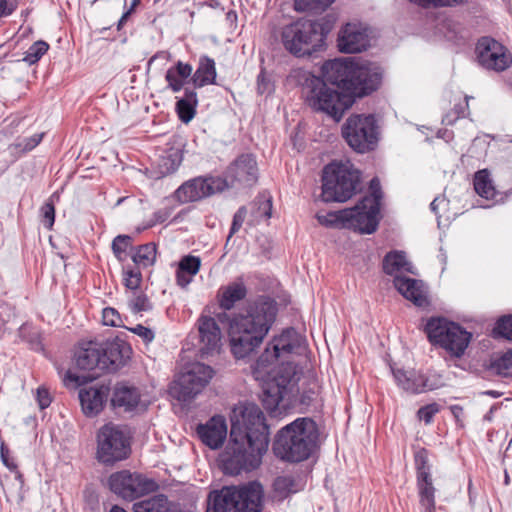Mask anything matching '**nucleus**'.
I'll list each match as a JSON object with an SVG mask.
<instances>
[{
  "label": "nucleus",
  "mask_w": 512,
  "mask_h": 512,
  "mask_svg": "<svg viewBox=\"0 0 512 512\" xmlns=\"http://www.w3.org/2000/svg\"><path fill=\"white\" fill-rule=\"evenodd\" d=\"M322 77L307 80L306 102L316 112H323L339 122L356 97L378 89L382 73L372 63L329 60L322 65Z\"/></svg>",
  "instance_id": "obj_1"
},
{
  "label": "nucleus",
  "mask_w": 512,
  "mask_h": 512,
  "mask_svg": "<svg viewBox=\"0 0 512 512\" xmlns=\"http://www.w3.org/2000/svg\"><path fill=\"white\" fill-rule=\"evenodd\" d=\"M229 441L222 456L226 474L238 475L259 467L270 443L269 426L260 407L244 402L230 414Z\"/></svg>",
  "instance_id": "obj_2"
},
{
  "label": "nucleus",
  "mask_w": 512,
  "mask_h": 512,
  "mask_svg": "<svg viewBox=\"0 0 512 512\" xmlns=\"http://www.w3.org/2000/svg\"><path fill=\"white\" fill-rule=\"evenodd\" d=\"M277 312V303L268 296L247 302L244 310L230 323V346L235 358L243 359L260 347L275 322Z\"/></svg>",
  "instance_id": "obj_3"
},
{
  "label": "nucleus",
  "mask_w": 512,
  "mask_h": 512,
  "mask_svg": "<svg viewBox=\"0 0 512 512\" xmlns=\"http://www.w3.org/2000/svg\"><path fill=\"white\" fill-rule=\"evenodd\" d=\"M131 352L129 344L119 338L108 339L101 343L83 342L75 351V365L80 370L92 373L85 376L67 371L64 381L82 385L98 377L101 372H116L127 363Z\"/></svg>",
  "instance_id": "obj_4"
},
{
  "label": "nucleus",
  "mask_w": 512,
  "mask_h": 512,
  "mask_svg": "<svg viewBox=\"0 0 512 512\" xmlns=\"http://www.w3.org/2000/svg\"><path fill=\"white\" fill-rule=\"evenodd\" d=\"M319 428L309 417H300L282 427L275 435L272 450L283 461L299 463L307 460L319 445Z\"/></svg>",
  "instance_id": "obj_5"
},
{
  "label": "nucleus",
  "mask_w": 512,
  "mask_h": 512,
  "mask_svg": "<svg viewBox=\"0 0 512 512\" xmlns=\"http://www.w3.org/2000/svg\"><path fill=\"white\" fill-rule=\"evenodd\" d=\"M263 499V486L257 481L225 486L209 494L206 512H261Z\"/></svg>",
  "instance_id": "obj_6"
},
{
  "label": "nucleus",
  "mask_w": 512,
  "mask_h": 512,
  "mask_svg": "<svg viewBox=\"0 0 512 512\" xmlns=\"http://www.w3.org/2000/svg\"><path fill=\"white\" fill-rule=\"evenodd\" d=\"M327 33L320 22L301 18L282 28L281 42L289 53L303 57L318 51Z\"/></svg>",
  "instance_id": "obj_7"
},
{
  "label": "nucleus",
  "mask_w": 512,
  "mask_h": 512,
  "mask_svg": "<svg viewBox=\"0 0 512 512\" xmlns=\"http://www.w3.org/2000/svg\"><path fill=\"white\" fill-rule=\"evenodd\" d=\"M360 172L350 162L330 163L323 169L322 193L324 202H345L357 191Z\"/></svg>",
  "instance_id": "obj_8"
},
{
  "label": "nucleus",
  "mask_w": 512,
  "mask_h": 512,
  "mask_svg": "<svg viewBox=\"0 0 512 512\" xmlns=\"http://www.w3.org/2000/svg\"><path fill=\"white\" fill-rule=\"evenodd\" d=\"M370 194L362 197L351 208H346V229H352L361 234L374 233L379 225L380 206L383 193L380 180L377 177L371 179L369 184Z\"/></svg>",
  "instance_id": "obj_9"
},
{
  "label": "nucleus",
  "mask_w": 512,
  "mask_h": 512,
  "mask_svg": "<svg viewBox=\"0 0 512 512\" xmlns=\"http://www.w3.org/2000/svg\"><path fill=\"white\" fill-rule=\"evenodd\" d=\"M425 332L433 345L440 346L457 358L465 353L472 338V334L458 323L442 317L428 320Z\"/></svg>",
  "instance_id": "obj_10"
},
{
  "label": "nucleus",
  "mask_w": 512,
  "mask_h": 512,
  "mask_svg": "<svg viewBox=\"0 0 512 512\" xmlns=\"http://www.w3.org/2000/svg\"><path fill=\"white\" fill-rule=\"evenodd\" d=\"M275 362H265L263 378H255L261 382L263 406L271 412L278 408L284 398L288 385L294 380L296 375V367L292 362H282L277 368L274 367Z\"/></svg>",
  "instance_id": "obj_11"
},
{
  "label": "nucleus",
  "mask_w": 512,
  "mask_h": 512,
  "mask_svg": "<svg viewBox=\"0 0 512 512\" xmlns=\"http://www.w3.org/2000/svg\"><path fill=\"white\" fill-rule=\"evenodd\" d=\"M347 144L359 153H365L377 145L379 131L373 115H351L342 127Z\"/></svg>",
  "instance_id": "obj_12"
},
{
  "label": "nucleus",
  "mask_w": 512,
  "mask_h": 512,
  "mask_svg": "<svg viewBox=\"0 0 512 512\" xmlns=\"http://www.w3.org/2000/svg\"><path fill=\"white\" fill-rule=\"evenodd\" d=\"M213 374L214 370L209 365L200 362L190 363L184 367L170 387V394L180 402H190L202 392Z\"/></svg>",
  "instance_id": "obj_13"
},
{
  "label": "nucleus",
  "mask_w": 512,
  "mask_h": 512,
  "mask_svg": "<svg viewBox=\"0 0 512 512\" xmlns=\"http://www.w3.org/2000/svg\"><path fill=\"white\" fill-rule=\"evenodd\" d=\"M129 437L113 423L105 424L97 434V458L104 464H113L128 457Z\"/></svg>",
  "instance_id": "obj_14"
},
{
  "label": "nucleus",
  "mask_w": 512,
  "mask_h": 512,
  "mask_svg": "<svg viewBox=\"0 0 512 512\" xmlns=\"http://www.w3.org/2000/svg\"><path fill=\"white\" fill-rule=\"evenodd\" d=\"M109 486L115 494L129 500L142 497L158 488L154 480L126 470L113 473L109 477Z\"/></svg>",
  "instance_id": "obj_15"
},
{
  "label": "nucleus",
  "mask_w": 512,
  "mask_h": 512,
  "mask_svg": "<svg viewBox=\"0 0 512 512\" xmlns=\"http://www.w3.org/2000/svg\"><path fill=\"white\" fill-rule=\"evenodd\" d=\"M475 50L479 64L487 70L502 72L512 64V54L508 48L492 37L480 38Z\"/></svg>",
  "instance_id": "obj_16"
},
{
  "label": "nucleus",
  "mask_w": 512,
  "mask_h": 512,
  "mask_svg": "<svg viewBox=\"0 0 512 512\" xmlns=\"http://www.w3.org/2000/svg\"><path fill=\"white\" fill-rule=\"evenodd\" d=\"M298 342V334L292 328L274 337L252 366L254 378H263L265 374V362L277 361L280 357L291 354L298 346Z\"/></svg>",
  "instance_id": "obj_17"
},
{
  "label": "nucleus",
  "mask_w": 512,
  "mask_h": 512,
  "mask_svg": "<svg viewBox=\"0 0 512 512\" xmlns=\"http://www.w3.org/2000/svg\"><path fill=\"white\" fill-rule=\"evenodd\" d=\"M228 187L227 180L219 176L196 177L183 183L176 190V197L182 203L195 202Z\"/></svg>",
  "instance_id": "obj_18"
},
{
  "label": "nucleus",
  "mask_w": 512,
  "mask_h": 512,
  "mask_svg": "<svg viewBox=\"0 0 512 512\" xmlns=\"http://www.w3.org/2000/svg\"><path fill=\"white\" fill-rule=\"evenodd\" d=\"M229 187H251L258 180L256 159L251 154H242L230 164L226 172Z\"/></svg>",
  "instance_id": "obj_19"
},
{
  "label": "nucleus",
  "mask_w": 512,
  "mask_h": 512,
  "mask_svg": "<svg viewBox=\"0 0 512 512\" xmlns=\"http://www.w3.org/2000/svg\"><path fill=\"white\" fill-rule=\"evenodd\" d=\"M199 334V352L202 358L214 355L221 347V330L216 320L207 315H201L197 320Z\"/></svg>",
  "instance_id": "obj_20"
},
{
  "label": "nucleus",
  "mask_w": 512,
  "mask_h": 512,
  "mask_svg": "<svg viewBox=\"0 0 512 512\" xmlns=\"http://www.w3.org/2000/svg\"><path fill=\"white\" fill-rule=\"evenodd\" d=\"M337 46L340 52L354 54L366 50L369 46V38L366 29L360 24L347 23L341 28Z\"/></svg>",
  "instance_id": "obj_21"
},
{
  "label": "nucleus",
  "mask_w": 512,
  "mask_h": 512,
  "mask_svg": "<svg viewBox=\"0 0 512 512\" xmlns=\"http://www.w3.org/2000/svg\"><path fill=\"white\" fill-rule=\"evenodd\" d=\"M392 373L397 385L404 391L412 394H420L429 390H435L439 384L430 380L425 374L414 369H394Z\"/></svg>",
  "instance_id": "obj_22"
},
{
  "label": "nucleus",
  "mask_w": 512,
  "mask_h": 512,
  "mask_svg": "<svg viewBox=\"0 0 512 512\" xmlns=\"http://www.w3.org/2000/svg\"><path fill=\"white\" fill-rule=\"evenodd\" d=\"M110 394V387L106 384L81 388L78 393L81 409L87 417L98 415Z\"/></svg>",
  "instance_id": "obj_23"
},
{
  "label": "nucleus",
  "mask_w": 512,
  "mask_h": 512,
  "mask_svg": "<svg viewBox=\"0 0 512 512\" xmlns=\"http://www.w3.org/2000/svg\"><path fill=\"white\" fill-rule=\"evenodd\" d=\"M196 432L203 444L216 450L223 445L227 437L226 420L221 415L213 416L205 424H199Z\"/></svg>",
  "instance_id": "obj_24"
},
{
  "label": "nucleus",
  "mask_w": 512,
  "mask_h": 512,
  "mask_svg": "<svg viewBox=\"0 0 512 512\" xmlns=\"http://www.w3.org/2000/svg\"><path fill=\"white\" fill-rule=\"evenodd\" d=\"M393 283L397 291L416 306L424 307L428 305L426 290L422 281L396 275Z\"/></svg>",
  "instance_id": "obj_25"
},
{
  "label": "nucleus",
  "mask_w": 512,
  "mask_h": 512,
  "mask_svg": "<svg viewBox=\"0 0 512 512\" xmlns=\"http://www.w3.org/2000/svg\"><path fill=\"white\" fill-rule=\"evenodd\" d=\"M140 392L136 387L118 383L113 390L111 404L125 412L133 411L140 402Z\"/></svg>",
  "instance_id": "obj_26"
},
{
  "label": "nucleus",
  "mask_w": 512,
  "mask_h": 512,
  "mask_svg": "<svg viewBox=\"0 0 512 512\" xmlns=\"http://www.w3.org/2000/svg\"><path fill=\"white\" fill-rule=\"evenodd\" d=\"M247 295V288L243 281L237 280L221 287L218 294V302L223 310H231L235 304L243 300Z\"/></svg>",
  "instance_id": "obj_27"
},
{
  "label": "nucleus",
  "mask_w": 512,
  "mask_h": 512,
  "mask_svg": "<svg viewBox=\"0 0 512 512\" xmlns=\"http://www.w3.org/2000/svg\"><path fill=\"white\" fill-rule=\"evenodd\" d=\"M193 67L189 63L177 61L174 66L170 67L165 74L167 88L172 92H180L188 78L192 76Z\"/></svg>",
  "instance_id": "obj_28"
},
{
  "label": "nucleus",
  "mask_w": 512,
  "mask_h": 512,
  "mask_svg": "<svg viewBox=\"0 0 512 512\" xmlns=\"http://www.w3.org/2000/svg\"><path fill=\"white\" fill-rule=\"evenodd\" d=\"M216 76L215 61L207 55H202L199 58L196 71L191 76V80L195 88H202L210 84H215Z\"/></svg>",
  "instance_id": "obj_29"
},
{
  "label": "nucleus",
  "mask_w": 512,
  "mask_h": 512,
  "mask_svg": "<svg viewBox=\"0 0 512 512\" xmlns=\"http://www.w3.org/2000/svg\"><path fill=\"white\" fill-rule=\"evenodd\" d=\"M183 160V144L177 140L173 141L171 147L165 150L159 160V170L162 175L175 172Z\"/></svg>",
  "instance_id": "obj_30"
},
{
  "label": "nucleus",
  "mask_w": 512,
  "mask_h": 512,
  "mask_svg": "<svg viewBox=\"0 0 512 512\" xmlns=\"http://www.w3.org/2000/svg\"><path fill=\"white\" fill-rule=\"evenodd\" d=\"M383 271L391 276L400 271L414 274L413 265L406 259V254L398 250L391 251L385 255Z\"/></svg>",
  "instance_id": "obj_31"
},
{
  "label": "nucleus",
  "mask_w": 512,
  "mask_h": 512,
  "mask_svg": "<svg viewBox=\"0 0 512 512\" xmlns=\"http://www.w3.org/2000/svg\"><path fill=\"white\" fill-rule=\"evenodd\" d=\"M197 104L198 98L195 90L185 88L184 96L176 102V112L183 123L187 124L194 118Z\"/></svg>",
  "instance_id": "obj_32"
},
{
  "label": "nucleus",
  "mask_w": 512,
  "mask_h": 512,
  "mask_svg": "<svg viewBox=\"0 0 512 512\" xmlns=\"http://www.w3.org/2000/svg\"><path fill=\"white\" fill-rule=\"evenodd\" d=\"M419 502L423 512H435V487L432 476L417 479Z\"/></svg>",
  "instance_id": "obj_33"
},
{
  "label": "nucleus",
  "mask_w": 512,
  "mask_h": 512,
  "mask_svg": "<svg viewBox=\"0 0 512 512\" xmlns=\"http://www.w3.org/2000/svg\"><path fill=\"white\" fill-rule=\"evenodd\" d=\"M170 502L168 498L159 494L133 504L134 512H169Z\"/></svg>",
  "instance_id": "obj_34"
},
{
  "label": "nucleus",
  "mask_w": 512,
  "mask_h": 512,
  "mask_svg": "<svg viewBox=\"0 0 512 512\" xmlns=\"http://www.w3.org/2000/svg\"><path fill=\"white\" fill-rule=\"evenodd\" d=\"M156 254V244L150 242L138 246L132 255V260L138 267L147 268L155 263Z\"/></svg>",
  "instance_id": "obj_35"
},
{
  "label": "nucleus",
  "mask_w": 512,
  "mask_h": 512,
  "mask_svg": "<svg viewBox=\"0 0 512 512\" xmlns=\"http://www.w3.org/2000/svg\"><path fill=\"white\" fill-rule=\"evenodd\" d=\"M474 189L476 193L487 200L494 199L496 196L495 187L492 184L487 170H480L475 173Z\"/></svg>",
  "instance_id": "obj_36"
},
{
  "label": "nucleus",
  "mask_w": 512,
  "mask_h": 512,
  "mask_svg": "<svg viewBox=\"0 0 512 512\" xmlns=\"http://www.w3.org/2000/svg\"><path fill=\"white\" fill-rule=\"evenodd\" d=\"M349 212H346V209L331 211L324 215L317 214V220L321 225L326 227H336V228H346V215Z\"/></svg>",
  "instance_id": "obj_37"
},
{
  "label": "nucleus",
  "mask_w": 512,
  "mask_h": 512,
  "mask_svg": "<svg viewBox=\"0 0 512 512\" xmlns=\"http://www.w3.org/2000/svg\"><path fill=\"white\" fill-rule=\"evenodd\" d=\"M49 45L43 40L33 43L25 52L23 61L29 65L37 63L41 57L48 51Z\"/></svg>",
  "instance_id": "obj_38"
},
{
  "label": "nucleus",
  "mask_w": 512,
  "mask_h": 512,
  "mask_svg": "<svg viewBox=\"0 0 512 512\" xmlns=\"http://www.w3.org/2000/svg\"><path fill=\"white\" fill-rule=\"evenodd\" d=\"M492 368L504 377H512V350L503 353L492 362Z\"/></svg>",
  "instance_id": "obj_39"
},
{
  "label": "nucleus",
  "mask_w": 512,
  "mask_h": 512,
  "mask_svg": "<svg viewBox=\"0 0 512 512\" xmlns=\"http://www.w3.org/2000/svg\"><path fill=\"white\" fill-rule=\"evenodd\" d=\"M254 205L256 209L252 212L255 220L269 219L272 212V200L269 197L260 195L256 198Z\"/></svg>",
  "instance_id": "obj_40"
},
{
  "label": "nucleus",
  "mask_w": 512,
  "mask_h": 512,
  "mask_svg": "<svg viewBox=\"0 0 512 512\" xmlns=\"http://www.w3.org/2000/svg\"><path fill=\"white\" fill-rule=\"evenodd\" d=\"M414 459L417 479L431 476L430 465L428 463V451L424 448L418 450L414 455Z\"/></svg>",
  "instance_id": "obj_41"
},
{
  "label": "nucleus",
  "mask_w": 512,
  "mask_h": 512,
  "mask_svg": "<svg viewBox=\"0 0 512 512\" xmlns=\"http://www.w3.org/2000/svg\"><path fill=\"white\" fill-rule=\"evenodd\" d=\"M132 245V238L128 235H118L112 241V251L119 261L124 260L128 247Z\"/></svg>",
  "instance_id": "obj_42"
},
{
  "label": "nucleus",
  "mask_w": 512,
  "mask_h": 512,
  "mask_svg": "<svg viewBox=\"0 0 512 512\" xmlns=\"http://www.w3.org/2000/svg\"><path fill=\"white\" fill-rule=\"evenodd\" d=\"M200 266L201 260L199 257L187 255L180 260L177 270L186 272L190 276H194L198 273Z\"/></svg>",
  "instance_id": "obj_43"
},
{
  "label": "nucleus",
  "mask_w": 512,
  "mask_h": 512,
  "mask_svg": "<svg viewBox=\"0 0 512 512\" xmlns=\"http://www.w3.org/2000/svg\"><path fill=\"white\" fill-rule=\"evenodd\" d=\"M494 333L508 340H512V315L501 317L496 323Z\"/></svg>",
  "instance_id": "obj_44"
},
{
  "label": "nucleus",
  "mask_w": 512,
  "mask_h": 512,
  "mask_svg": "<svg viewBox=\"0 0 512 512\" xmlns=\"http://www.w3.org/2000/svg\"><path fill=\"white\" fill-rule=\"evenodd\" d=\"M141 272L138 268H130L124 270V285L131 290H135L141 283Z\"/></svg>",
  "instance_id": "obj_45"
},
{
  "label": "nucleus",
  "mask_w": 512,
  "mask_h": 512,
  "mask_svg": "<svg viewBox=\"0 0 512 512\" xmlns=\"http://www.w3.org/2000/svg\"><path fill=\"white\" fill-rule=\"evenodd\" d=\"M469 98L470 97L466 96L463 103L455 104L454 109H453V113L455 116L451 117L450 114H447L445 116V118L443 119V121L446 124L451 125L455 122L456 119L463 118L466 115H468L469 114V104H468Z\"/></svg>",
  "instance_id": "obj_46"
},
{
  "label": "nucleus",
  "mask_w": 512,
  "mask_h": 512,
  "mask_svg": "<svg viewBox=\"0 0 512 512\" xmlns=\"http://www.w3.org/2000/svg\"><path fill=\"white\" fill-rule=\"evenodd\" d=\"M440 411V405L437 403H430L421 407L417 411V416L420 420L424 421L425 424H430L433 421L434 416Z\"/></svg>",
  "instance_id": "obj_47"
},
{
  "label": "nucleus",
  "mask_w": 512,
  "mask_h": 512,
  "mask_svg": "<svg viewBox=\"0 0 512 512\" xmlns=\"http://www.w3.org/2000/svg\"><path fill=\"white\" fill-rule=\"evenodd\" d=\"M102 321L106 326L117 327L122 323L120 314L112 307H106L102 311Z\"/></svg>",
  "instance_id": "obj_48"
},
{
  "label": "nucleus",
  "mask_w": 512,
  "mask_h": 512,
  "mask_svg": "<svg viewBox=\"0 0 512 512\" xmlns=\"http://www.w3.org/2000/svg\"><path fill=\"white\" fill-rule=\"evenodd\" d=\"M42 223L46 229H51L55 221V208L51 202H46L41 207Z\"/></svg>",
  "instance_id": "obj_49"
},
{
  "label": "nucleus",
  "mask_w": 512,
  "mask_h": 512,
  "mask_svg": "<svg viewBox=\"0 0 512 512\" xmlns=\"http://www.w3.org/2000/svg\"><path fill=\"white\" fill-rule=\"evenodd\" d=\"M247 215V208L241 206L234 214L228 239H230L235 233H237L242 227Z\"/></svg>",
  "instance_id": "obj_50"
},
{
  "label": "nucleus",
  "mask_w": 512,
  "mask_h": 512,
  "mask_svg": "<svg viewBox=\"0 0 512 512\" xmlns=\"http://www.w3.org/2000/svg\"><path fill=\"white\" fill-rule=\"evenodd\" d=\"M293 486L294 480L288 476L278 477L274 482L275 490L282 495L294 492Z\"/></svg>",
  "instance_id": "obj_51"
},
{
  "label": "nucleus",
  "mask_w": 512,
  "mask_h": 512,
  "mask_svg": "<svg viewBox=\"0 0 512 512\" xmlns=\"http://www.w3.org/2000/svg\"><path fill=\"white\" fill-rule=\"evenodd\" d=\"M44 133H37L30 137L23 138L17 143V147L24 152L34 149L43 139Z\"/></svg>",
  "instance_id": "obj_52"
},
{
  "label": "nucleus",
  "mask_w": 512,
  "mask_h": 512,
  "mask_svg": "<svg viewBox=\"0 0 512 512\" xmlns=\"http://www.w3.org/2000/svg\"><path fill=\"white\" fill-rule=\"evenodd\" d=\"M412 3H415L424 8H428L430 6H452L455 4L463 3L465 0H409Z\"/></svg>",
  "instance_id": "obj_53"
},
{
  "label": "nucleus",
  "mask_w": 512,
  "mask_h": 512,
  "mask_svg": "<svg viewBox=\"0 0 512 512\" xmlns=\"http://www.w3.org/2000/svg\"><path fill=\"white\" fill-rule=\"evenodd\" d=\"M132 308L135 312L149 311L152 305L145 294H138L132 300Z\"/></svg>",
  "instance_id": "obj_54"
},
{
  "label": "nucleus",
  "mask_w": 512,
  "mask_h": 512,
  "mask_svg": "<svg viewBox=\"0 0 512 512\" xmlns=\"http://www.w3.org/2000/svg\"><path fill=\"white\" fill-rule=\"evenodd\" d=\"M0 459L10 471H16L17 464L14 459L10 457V450L3 441L0 445Z\"/></svg>",
  "instance_id": "obj_55"
},
{
  "label": "nucleus",
  "mask_w": 512,
  "mask_h": 512,
  "mask_svg": "<svg viewBox=\"0 0 512 512\" xmlns=\"http://www.w3.org/2000/svg\"><path fill=\"white\" fill-rule=\"evenodd\" d=\"M36 400L42 410L49 407L52 401L49 391L44 387H39L37 389Z\"/></svg>",
  "instance_id": "obj_56"
},
{
  "label": "nucleus",
  "mask_w": 512,
  "mask_h": 512,
  "mask_svg": "<svg viewBox=\"0 0 512 512\" xmlns=\"http://www.w3.org/2000/svg\"><path fill=\"white\" fill-rule=\"evenodd\" d=\"M130 330L134 334L141 337L146 343L151 342L155 337L154 332L150 328L145 327L141 324L136 325L134 328H131Z\"/></svg>",
  "instance_id": "obj_57"
},
{
  "label": "nucleus",
  "mask_w": 512,
  "mask_h": 512,
  "mask_svg": "<svg viewBox=\"0 0 512 512\" xmlns=\"http://www.w3.org/2000/svg\"><path fill=\"white\" fill-rule=\"evenodd\" d=\"M17 9L16 0H0V19L10 16Z\"/></svg>",
  "instance_id": "obj_58"
},
{
  "label": "nucleus",
  "mask_w": 512,
  "mask_h": 512,
  "mask_svg": "<svg viewBox=\"0 0 512 512\" xmlns=\"http://www.w3.org/2000/svg\"><path fill=\"white\" fill-rule=\"evenodd\" d=\"M320 0H295V9L297 11H309L320 4Z\"/></svg>",
  "instance_id": "obj_59"
},
{
  "label": "nucleus",
  "mask_w": 512,
  "mask_h": 512,
  "mask_svg": "<svg viewBox=\"0 0 512 512\" xmlns=\"http://www.w3.org/2000/svg\"><path fill=\"white\" fill-rule=\"evenodd\" d=\"M192 277L193 276H190L186 272H181L179 270L176 271V281H177V284L181 287L188 286L192 281Z\"/></svg>",
  "instance_id": "obj_60"
},
{
  "label": "nucleus",
  "mask_w": 512,
  "mask_h": 512,
  "mask_svg": "<svg viewBox=\"0 0 512 512\" xmlns=\"http://www.w3.org/2000/svg\"><path fill=\"white\" fill-rule=\"evenodd\" d=\"M169 216H170V213L168 210H166V209L158 210V211L154 212V214H153V224L163 223L169 218Z\"/></svg>",
  "instance_id": "obj_61"
},
{
  "label": "nucleus",
  "mask_w": 512,
  "mask_h": 512,
  "mask_svg": "<svg viewBox=\"0 0 512 512\" xmlns=\"http://www.w3.org/2000/svg\"><path fill=\"white\" fill-rule=\"evenodd\" d=\"M450 411H451L452 415L454 416L457 424H460L462 426L461 418L464 414L463 407L460 405H452V406H450Z\"/></svg>",
  "instance_id": "obj_62"
},
{
  "label": "nucleus",
  "mask_w": 512,
  "mask_h": 512,
  "mask_svg": "<svg viewBox=\"0 0 512 512\" xmlns=\"http://www.w3.org/2000/svg\"><path fill=\"white\" fill-rule=\"evenodd\" d=\"M170 53L167 52V51H159L157 52L155 55H153L149 61H148V65H152L156 60L158 59H161L163 61H169L170 60Z\"/></svg>",
  "instance_id": "obj_63"
},
{
  "label": "nucleus",
  "mask_w": 512,
  "mask_h": 512,
  "mask_svg": "<svg viewBox=\"0 0 512 512\" xmlns=\"http://www.w3.org/2000/svg\"><path fill=\"white\" fill-rule=\"evenodd\" d=\"M315 392L312 390L304 391L300 397V402L304 405H310L314 400Z\"/></svg>",
  "instance_id": "obj_64"
}]
</instances>
